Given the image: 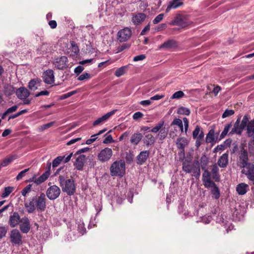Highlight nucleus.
I'll return each mask as SVG.
<instances>
[{
	"mask_svg": "<svg viewBox=\"0 0 254 254\" xmlns=\"http://www.w3.org/2000/svg\"><path fill=\"white\" fill-rule=\"evenodd\" d=\"M46 197L45 193H41L40 195L33 197L29 202L24 205L29 213H33L36 209L38 211H44L46 208Z\"/></svg>",
	"mask_w": 254,
	"mask_h": 254,
	"instance_id": "f257e3e1",
	"label": "nucleus"
},
{
	"mask_svg": "<svg viewBox=\"0 0 254 254\" xmlns=\"http://www.w3.org/2000/svg\"><path fill=\"white\" fill-rule=\"evenodd\" d=\"M59 181L62 190L68 195H73L75 192L74 181L72 179L65 180L64 176L59 177Z\"/></svg>",
	"mask_w": 254,
	"mask_h": 254,
	"instance_id": "f03ea898",
	"label": "nucleus"
},
{
	"mask_svg": "<svg viewBox=\"0 0 254 254\" xmlns=\"http://www.w3.org/2000/svg\"><path fill=\"white\" fill-rule=\"evenodd\" d=\"M126 163L124 160H120L114 162L110 167L112 176L123 177L125 174Z\"/></svg>",
	"mask_w": 254,
	"mask_h": 254,
	"instance_id": "7ed1b4c3",
	"label": "nucleus"
},
{
	"mask_svg": "<svg viewBox=\"0 0 254 254\" xmlns=\"http://www.w3.org/2000/svg\"><path fill=\"white\" fill-rule=\"evenodd\" d=\"M250 163L249 162L248 151L244 147H242L238 154V166L241 168H245L249 165Z\"/></svg>",
	"mask_w": 254,
	"mask_h": 254,
	"instance_id": "20e7f679",
	"label": "nucleus"
},
{
	"mask_svg": "<svg viewBox=\"0 0 254 254\" xmlns=\"http://www.w3.org/2000/svg\"><path fill=\"white\" fill-rule=\"evenodd\" d=\"M204 133L200 130V127L196 126L192 132V137L196 139L195 146L197 148L204 143Z\"/></svg>",
	"mask_w": 254,
	"mask_h": 254,
	"instance_id": "39448f33",
	"label": "nucleus"
},
{
	"mask_svg": "<svg viewBox=\"0 0 254 254\" xmlns=\"http://www.w3.org/2000/svg\"><path fill=\"white\" fill-rule=\"evenodd\" d=\"M113 155L112 150L108 147L102 149L97 155L98 160L102 163L108 161Z\"/></svg>",
	"mask_w": 254,
	"mask_h": 254,
	"instance_id": "423d86ee",
	"label": "nucleus"
},
{
	"mask_svg": "<svg viewBox=\"0 0 254 254\" xmlns=\"http://www.w3.org/2000/svg\"><path fill=\"white\" fill-rule=\"evenodd\" d=\"M61 192V189L58 186L53 185L47 190L46 195L50 200H54L60 196Z\"/></svg>",
	"mask_w": 254,
	"mask_h": 254,
	"instance_id": "0eeeda50",
	"label": "nucleus"
},
{
	"mask_svg": "<svg viewBox=\"0 0 254 254\" xmlns=\"http://www.w3.org/2000/svg\"><path fill=\"white\" fill-rule=\"evenodd\" d=\"M55 67L60 70H64L68 67V60L66 57L61 56L55 59L53 63Z\"/></svg>",
	"mask_w": 254,
	"mask_h": 254,
	"instance_id": "6e6552de",
	"label": "nucleus"
},
{
	"mask_svg": "<svg viewBox=\"0 0 254 254\" xmlns=\"http://www.w3.org/2000/svg\"><path fill=\"white\" fill-rule=\"evenodd\" d=\"M245 168L246 170L243 169L242 173L247 176L253 185H254V161L250 162L249 165Z\"/></svg>",
	"mask_w": 254,
	"mask_h": 254,
	"instance_id": "1a4fd4ad",
	"label": "nucleus"
},
{
	"mask_svg": "<svg viewBox=\"0 0 254 254\" xmlns=\"http://www.w3.org/2000/svg\"><path fill=\"white\" fill-rule=\"evenodd\" d=\"M171 25H176L180 26L182 28L186 27L188 25V22L186 21L185 17L181 14H176L174 19L170 22Z\"/></svg>",
	"mask_w": 254,
	"mask_h": 254,
	"instance_id": "9d476101",
	"label": "nucleus"
},
{
	"mask_svg": "<svg viewBox=\"0 0 254 254\" xmlns=\"http://www.w3.org/2000/svg\"><path fill=\"white\" fill-rule=\"evenodd\" d=\"M131 35V31L128 28H125L118 33V39L120 42H125L129 39Z\"/></svg>",
	"mask_w": 254,
	"mask_h": 254,
	"instance_id": "9b49d317",
	"label": "nucleus"
},
{
	"mask_svg": "<svg viewBox=\"0 0 254 254\" xmlns=\"http://www.w3.org/2000/svg\"><path fill=\"white\" fill-rule=\"evenodd\" d=\"M10 238L13 244L19 245L22 243L21 235L18 230L16 229L12 230L11 231Z\"/></svg>",
	"mask_w": 254,
	"mask_h": 254,
	"instance_id": "f8f14e48",
	"label": "nucleus"
},
{
	"mask_svg": "<svg viewBox=\"0 0 254 254\" xmlns=\"http://www.w3.org/2000/svg\"><path fill=\"white\" fill-rule=\"evenodd\" d=\"M44 81L48 84H52L55 81L54 71L52 69H48L45 71L43 74Z\"/></svg>",
	"mask_w": 254,
	"mask_h": 254,
	"instance_id": "ddd939ff",
	"label": "nucleus"
},
{
	"mask_svg": "<svg viewBox=\"0 0 254 254\" xmlns=\"http://www.w3.org/2000/svg\"><path fill=\"white\" fill-rule=\"evenodd\" d=\"M204 171L202 174V182L205 188H209L214 186L215 183L211 180L210 174L207 169L204 170Z\"/></svg>",
	"mask_w": 254,
	"mask_h": 254,
	"instance_id": "4468645a",
	"label": "nucleus"
},
{
	"mask_svg": "<svg viewBox=\"0 0 254 254\" xmlns=\"http://www.w3.org/2000/svg\"><path fill=\"white\" fill-rule=\"evenodd\" d=\"M20 230L23 233H27L30 229V224L27 217H23L20 219Z\"/></svg>",
	"mask_w": 254,
	"mask_h": 254,
	"instance_id": "2eb2a0df",
	"label": "nucleus"
},
{
	"mask_svg": "<svg viewBox=\"0 0 254 254\" xmlns=\"http://www.w3.org/2000/svg\"><path fill=\"white\" fill-rule=\"evenodd\" d=\"M188 139L185 137H180L177 138L176 144L178 149L181 150L183 152H185V148L189 144Z\"/></svg>",
	"mask_w": 254,
	"mask_h": 254,
	"instance_id": "dca6fc26",
	"label": "nucleus"
},
{
	"mask_svg": "<svg viewBox=\"0 0 254 254\" xmlns=\"http://www.w3.org/2000/svg\"><path fill=\"white\" fill-rule=\"evenodd\" d=\"M116 111V110H113L102 116L101 117L98 118L93 123V126L95 127L102 124L103 122L107 120L111 116L114 115Z\"/></svg>",
	"mask_w": 254,
	"mask_h": 254,
	"instance_id": "f3484780",
	"label": "nucleus"
},
{
	"mask_svg": "<svg viewBox=\"0 0 254 254\" xmlns=\"http://www.w3.org/2000/svg\"><path fill=\"white\" fill-rule=\"evenodd\" d=\"M86 156L85 155H80L76 159L74 163V166L77 170L81 171L83 169L85 161Z\"/></svg>",
	"mask_w": 254,
	"mask_h": 254,
	"instance_id": "a211bd4d",
	"label": "nucleus"
},
{
	"mask_svg": "<svg viewBox=\"0 0 254 254\" xmlns=\"http://www.w3.org/2000/svg\"><path fill=\"white\" fill-rule=\"evenodd\" d=\"M17 97L19 99H25L30 95L29 91L25 87H20L16 91Z\"/></svg>",
	"mask_w": 254,
	"mask_h": 254,
	"instance_id": "6ab92c4d",
	"label": "nucleus"
},
{
	"mask_svg": "<svg viewBox=\"0 0 254 254\" xmlns=\"http://www.w3.org/2000/svg\"><path fill=\"white\" fill-rule=\"evenodd\" d=\"M150 152L148 150L142 151L137 156V163L138 165H142L147 160Z\"/></svg>",
	"mask_w": 254,
	"mask_h": 254,
	"instance_id": "aec40b11",
	"label": "nucleus"
},
{
	"mask_svg": "<svg viewBox=\"0 0 254 254\" xmlns=\"http://www.w3.org/2000/svg\"><path fill=\"white\" fill-rule=\"evenodd\" d=\"M178 46V45L177 41L171 39L165 41L162 44L160 45L158 48L159 49H172L177 48Z\"/></svg>",
	"mask_w": 254,
	"mask_h": 254,
	"instance_id": "412c9836",
	"label": "nucleus"
},
{
	"mask_svg": "<svg viewBox=\"0 0 254 254\" xmlns=\"http://www.w3.org/2000/svg\"><path fill=\"white\" fill-rule=\"evenodd\" d=\"M146 17V15L143 13H138L133 15L131 21L134 25H138L143 22Z\"/></svg>",
	"mask_w": 254,
	"mask_h": 254,
	"instance_id": "4be33fe9",
	"label": "nucleus"
},
{
	"mask_svg": "<svg viewBox=\"0 0 254 254\" xmlns=\"http://www.w3.org/2000/svg\"><path fill=\"white\" fill-rule=\"evenodd\" d=\"M184 4L182 0H172L169 2L166 9V13H168L171 9H176Z\"/></svg>",
	"mask_w": 254,
	"mask_h": 254,
	"instance_id": "5701e85b",
	"label": "nucleus"
},
{
	"mask_svg": "<svg viewBox=\"0 0 254 254\" xmlns=\"http://www.w3.org/2000/svg\"><path fill=\"white\" fill-rule=\"evenodd\" d=\"M228 163V154L224 153L218 159L217 164L221 168H225Z\"/></svg>",
	"mask_w": 254,
	"mask_h": 254,
	"instance_id": "b1692460",
	"label": "nucleus"
},
{
	"mask_svg": "<svg viewBox=\"0 0 254 254\" xmlns=\"http://www.w3.org/2000/svg\"><path fill=\"white\" fill-rule=\"evenodd\" d=\"M142 141L144 144L146 146L152 145L155 142V137L151 133L146 134L143 138Z\"/></svg>",
	"mask_w": 254,
	"mask_h": 254,
	"instance_id": "393cba45",
	"label": "nucleus"
},
{
	"mask_svg": "<svg viewBox=\"0 0 254 254\" xmlns=\"http://www.w3.org/2000/svg\"><path fill=\"white\" fill-rule=\"evenodd\" d=\"M249 190V186L245 183L238 184L236 187V191L239 195H244Z\"/></svg>",
	"mask_w": 254,
	"mask_h": 254,
	"instance_id": "a878e982",
	"label": "nucleus"
},
{
	"mask_svg": "<svg viewBox=\"0 0 254 254\" xmlns=\"http://www.w3.org/2000/svg\"><path fill=\"white\" fill-rule=\"evenodd\" d=\"M20 222V216L18 213L14 212L9 218V224L11 227H15Z\"/></svg>",
	"mask_w": 254,
	"mask_h": 254,
	"instance_id": "bb28decb",
	"label": "nucleus"
},
{
	"mask_svg": "<svg viewBox=\"0 0 254 254\" xmlns=\"http://www.w3.org/2000/svg\"><path fill=\"white\" fill-rule=\"evenodd\" d=\"M142 138V135L140 133H135L132 135L130 138V142L135 145L138 144Z\"/></svg>",
	"mask_w": 254,
	"mask_h": 254,
	"instance_id": "cd10ccee",
	"label": "nucleus"
},
{
	"mask_svg": "<svg viewBox=\"0 0 254 254\" xmlns=\"http://www.w3.org/2000/svg\"><path fill=\"white\" fill-rule=\"evenodd\" d=\"M41 80L40 79L36 78L30 81L28 84L29 88L31 90H35L37 89V86L40 85Z\"/></svg>",
	"mask_w": 254,
	"mask_h": 254,
	"instance_id": "c85d7f7f",
	"label": "nucleus"
},
{
	"mask_svg": "<svg viewBox=\"0 0 254 254\" xmlns=\"http://www.w3.org/2000/svg\"><path fill=\"white\" fill-rule=\"evenodd\" d=\"M247 130L249 136L254 137V119L248 123Z\"/></svg>",
	"mask_w": 254,
	"mask_h": 254,
	"instance_id": "c756f323",
	"label": "nucleus"
},
{
	"mask_svg": "<svg viewBox=\"0 0 254 254\" xmlns=\"http://www.w3.org/2000/svg\"><path fill=\"white\" fill-rule=\"evenodd\" d=\"M211 174L216 182L219 181V169L216 164L212 166Z\"/></svg>",
	"mask_w": 254,
	"mask_h": 254,
	"instance_id": "7c9ffc66",
	"label": "nucleus"
},
{
	"mask_svg": "<svg viewBox=\"0 0 254 254\" xmlns=\"http://www.w3.org/2000/svg\"><path fill=\"white\" fill-rule=\"evenodd\" d=\"M242 131L243 130L240 128L239 126V120H237L234 125L233 128L230 132V134H233L234 133H236L237 134H241Z\"/></svg>",
	"mask_w": 254,
	"mask_h": 254,
	"instance_id": "2f4dec72",
	"label": "nucleus"
},
{
	"mask_svg": "<svg viewBox=\"0 0 254 254\" xmlns=\"http://www.w3.org/2000/svg\"><path fill=\"white\" fill-rule=\"evenodd\" d=\"M128 65H125L119 68H118L115 72V75L116 76L119 77L122 75H123L127 70L128 69Z\"/></svg>",
	"mask_w": 254,
	"mask_h": 254,
	"instance_id": "473e14b6",
	"label": "nucleus"
},
{
	"mask_svg": "<svg viewBox=\"0 0 254 254\" xmlns=\"http://www.w3.org/2000/svg\"><path fill=\"white\" fill-rule=\"evenodd\" d=\"M175 126H177L179 127L180 130L182 132H184L183 122L181 119L176 118L173 120L171 124V127H172Z\"/></svg>",
	"mask_w": 254,
	"mask_h": 254,
	"instance_id": "72a5a7b5",
	"label": "nucleus"
},
{
	"mask_svg": "<svg viewBox=\"0 0 254 254\" xmlns=\"http://www.w3.org/2000/svg\"><path fill=\"white\" fill-rule=\"evenodd\" d=\"M192 170H193L191 171V172L192 173V175L195 178H198L200 175V170L198 161L196 162V166H193Z\"/></svg>",
	"mask_w": 254,
	"mask_h": 254,
	"instance_id": "f704fd0d",
	"label": "nucleus"
},
{
	"mask_svg": "<svg viewBox=\"0 0 254 254\" xmlns=\"http://www.w3.org/2000/svg\"><path fill=\"white\" fill-rule=\"evenodd\" d=\"M16 158V156L15 155H11L6 158H5L3 160V161L1 162L0 164V167H5L9 164L12 161L15 160Z\"/></svg>",
	"mask_w": 254,
	"mask_h": 254,
	"instance_id": "c9c22d12",
	"label": "nucleus"
},
{
	"mask_svg": "<svg viewBox=\"0 0 254 254\" xmlns=\"http://www.w3.org/2000/svg\"><path fill=\"white\" fill-rule=\"evenodd\" d=\"M70 47L69 48V50L73 53L72 56H75L78 54L79 50L77 45L74 41H70Z\"/></svg>",
	"mask_w": 254,
	"mask_h": 254,
	"instance_id": "e433bc0d",
	"label": "nucleus"
},
{
	"mask_svg": "<svg viewBox=\"0 0 254 254\" xmlns=\"http://www.w3.org/2000/svg\"><path fill=\"white\" fill-rule=\"evenodd\" d=\"M48 172H45L42 175H41L39 178H36V181H35V184L37 185H40L42 183L44 182L49 177Z\"/></svg>",
	"mask_w": 254,
	"mask_h": 254,
	"instance_id": "4c0bfd02",
	"label": "nucleus"
},
{
	"mask_svg": "<svg viewBox=\"0 0 254 254\" xmlns=\"http://www.w3.org/2000/svg\"><path fill=\"white\" fill-rule=\"evenodd\" d=\"M48 172H45L42 175H41L39 178H36V181H35V184L37 185H40L42 183L44 182L49 177Z\"/></svg>",
	"mask_w": 254,
	"mask_h": 254,
	"instance_id": "58836bf2",
	"label": "nucleus"
},
{
	"mask_svg": "<svg viewBox=\"0 0 254 254\" xmlns=\"http://www.w3.org/2000/svg\"><path fill=\"white\" fill-rule=\"evenodd\" d=\"M211 187L213 188L211 190L212 197L216 199H218L220 197V191L218 188L216 186L215 184L214 186Z\"/></svg>",
	"mask_w": 254,
	"mask_h": 254,
	"instance_id": "ea45409f",
	"label": "nucleus"
},
{
	"mask_svg": "<svg viewBox=\"0 0 254 254\" xmlns=\"http://www.w3.org/2000/svg\"><path fill=\"white\" fill-rule=\"evenodd\" d=\"M14 190L13 187H6L4 188V190L2 193L1 196L2 198H5L8 196Z\"/></svg>",
	"mask_w": 254,
	"mask_h": 254,
	"instance_id": "a19ab883",
	"label": "nucleus"
},
{
	"mask_svg": "<svg viewBox=\"0 0 254 254\" xmlns=\"http://www.w3.org/2000/svg\"><path fill=\"white\" fill-rule=\"evenodd\" d=\"M15 92L14 87L11 85H7L4 87V93L6 95L10 96Z\"/></svg>",
	"mask_w": 254,
	"mask_h": 254,
	"instance_id": "79ce46f5",
	"label": "nucleus"
},
{
	"mask_svg": "<svg viewBox=\"0 0 254 254\" xmlns=\"http://www.w3.org/2000/svg\"><path fill=\"white\" fill-rule=\"evenodd\" d=\"M164 122L163 121H161L159 122L154 127H153L151 131L153 133H157L163 128L162 127L164 126Z\"/></svg>",
	"mask_w": 254,
	"mask_h": 254,
	"instance_id": "37998d69",
	"label": "nucleus"
},
{
	"mask_svg": "<svg viewBox=\"0 0 254 254\" xmlns=\"http://www.w3.org/2000/svg\"><path fill=\"white\" fill-rule=\"evenodd\" d=\"M64 156H59L56 157L52 162V167L53 168H56L58 167L60 163L64 160Z\"/></svg>",
	"mask_w": 254,
	"mask_h": 254,
	"instance_id": "c03bdc74",
	"label": "nucleus"
},
{
	"mask_svg": "<svg viewBox=\"0 0 254 254\" xmlns=\"http://www.w3.org/2000/svg\"><path fill=\"white\" fill-rule=\"evenodd\" d=\"M214 141V131L210 130L206 135L205 141L207 143H211Z\"/></svg>",
	"mask_w": 254,
	"mask_h": 254,
	"instance_id": "a18cd8bd",
	"label": "nucleus"
},
{
	"mask_svg": "<svg viewBox=\"0 0 254 254\" xmlns=\"http://www.w3.org/2000/svg\"><path fill=\"white\" fill-rule=\"evenodd\" d=\"M167 134L168 131L164 127L159 131L157 136L160 140H163L167 137Z\"/></svg>",
	"mask_w": 254,
	"mask_h": 254,
	"instance_id": "49530a36",
	"label": "nucleus"
},
{
	"mask_svg": "<svg viewBox=\"0 0 254 254\" xmlns=\"http://www.w3.org/2000/svg\"><path fill=\"white\" fill-rule=\"evenodd\" d=\"M178 114L180 115H184L188 116L190 114V110L189 109L184 107H180L177 111Z\"/></svg>",
	"mask_w": 254,
	"mask_h": 254,
	"instance_id": "de8ad7c7",
	"label": "nucleus"
},
{
	"mask_svg": "<svg viewBox=\"0 0 254 254\" xmlns=\"http://www.w3.org/2000/svg\"><path fill=\"white\" fill-rule=\"evenodd\" d=\"M194 165H190L189 163H184L183 164L182 167L183 170L187 173H191V171L193 170L192 167Z\"/></svg>",
	"mask_w": 254,
	"mask_h": 254,
	"instance_id": "09e8293b",
	"label": "nucleus"
},
{
	"mask_svg": "<svg viewBox=\"0 0 254 254\" xmlns=\"http://www.w3.org/2000/svg\"><path fill=\"white\" fill-rule=\"evenodd\" d=\"M231 127H232V123H231L226 125L225 126L223 130L222 131V132H221V133L220 134V138H224L227 134V133L229 132V130H230V129Z\"/></svg>",
	"mask_w": 254,
	"mask_h": 254,
	"instance_id": "8fccbe9b",
	"label": "nucleus"
},
{
	"mask_svg": "<svg viewBox=\"0 0 254 254\" xmlns=\"http://www.w3.org/2000/svg\"><path fill=\"white\" fill-rule=\"evenodd\" d=\"M178 131L177 129L175 127V126H173V127H171L170 130L169 136L171 138L174 139L178 136Z\"/></svg>",
	"mask_w": 254,
	"mask_h": 254,
	"instance_id": "3c124183",
	"label": "nucleus"
},
{
	"mask_svg": "<svg viewBox=\"0 0 254 254\" xmlns=\"http://www.w3.org/2000/svg\"><path fill=\"white\" fill-rule=\"evenodd\" d=\"M235 112L233 110L226 109L222 115V118H226L233 115Z\"/></svg>",
	"mask_w": 254,
	"mask_h": 254,
	"instance_id": "603ef678",
	"label": "nucleus"
},
{
	"mask_svg": "<svg viewBox=\"0 0 254 254\" xmlns=\"http://www.w3.org/2000/svg\"><path fill=\"white\" fill-rule=\"evenodd\" d=\"M185 96V94L182 91H178L175 92L172 96L171 97V99H180Z\"/></svg>",
	"mask_w": 254,
	"mask_h": 254,
	"instance_id": "864d4df0",
	"label": "nucleus"
},
{
	"mask_svg": "<svg viewBox=\"0 0 254 254\" xmlns=\"http://www.w3.org/2000/svg\"><path fill=\"white\" fill-rule=\"evenodd\" d=\"M201 167L202 170L206 169L205 167L207 164V159L205 156H202L200 158Z\"/></svg>",
	"mask_w": 254,
	"mask_h": 254,
	"instance_id": "5fc2aeb1",
	"label": "nucleus"
},
{
	"mask_svg": "<svg viewBox=\"0 0 254 254\" xmlns=\"http://www.w3.org/2000/svg\"><path fill=\"white\" fill-rule=\"evenodd\" d=\"M164 17V14L163 13H161L158 15L153 20V23L154 24H157L160 22H161Z\"/></svg>",
	"mask_w": 254,
	"mask_h": 254,
	"instance_id": "6e6d98bb",
	"label": "nucleus"
},
{
	"mask_svg": "<svg viewBox=\"0 0 254 254\" xmlns=\"http://www.w3.org/2000/svg\"><path fill=\"white\" fill-rule=\"evenodd\" d=\"M32 185H28L25 187L21 191V194L23 196H25L31 190Z\"/></svg>",
	"mask_w": 254,
	"mask_h": 254,
	"instance_id": "4d7b16f0",
	"label": "nucleus"
},
{
	"mask_svg": "<svg viewBox=\"0 0 254 254\" xmlns=\"http://www.w3.org/2000/svg\"><path fill=\"white\" fill-rule=\"evenodd\" d=\"M91 78V75L89 73L85 72L79 76L77 79L79 81H82L84 79H88Z\"/></svg>",
	"mask_w": 254,
	"mask_h": 254,
	"instance_id": "13d9d810",
	"label": "nucleus"
},
{
	"mask_svg": "<svg viewBox=\"0 0 254 254\" xmlns=\"http://www.w3.org/2000/svg\"><path fill=\"white\" fill-rule=\"evenodd\" d=\"M7 231L6 227L4 226H0V239L5 236Z\"/></svg>",
	"mask_w": 254,
	"mask_h": 254,
	"instance_id": "bf43d9fd",
	"label": "nucleus"
},
{
	"mask_svg": "<svg viewBox=\"0 0 254 254\" xmlns=\"http://www.w3.org/2000/svg\"><path fill=\"white\" fill-rule=\"evenodd\" d=\"M29 170V168L26 169L22 171H21L16 176V180H20L22 179V178L25 175L26 172H27Z\"/></svg>",
	"mask_w": 254,
	"mask_h": 254,
	"instance_id": "052dcab7",
	"label": "nucleus"
},
{
	"mask_svg": "<svg viewBox=\"0 0 254 254\" xmlns=\"http://www.w3.org/2000/svg\"><path fill=\"white\" fill-rule=\"evenodd\" d=\"M54 124H55V122H51L49 123L48 124L43 125L40 128V130L41 131H43L44 130L51 127L52 126L54 125Z\"/></svg>",
	"mask_w": 254,
	"mask_h": 254,
	"instance_id": "680f3d73",
	"label": "nucleus"
},
{
	"mask_svg": "<svg viewBox=\"0 0 254 254\" xmlns=\"http://www.w3.org/2000/svg\"><path fill=\"white\" fill-rule=\"evenodd\" d=\"M77 230L78 232L82 235L85 233L86 229L83 224H79L78 225Z\"/></svg>",
	"mask_w": 254,
	"mask_h": 254,
	"instance_id": "e2e57ef3",
	"label": "nucleus"
},
{
	"mask_svg": "<svg viewBox=\"0 0 254 254\" xmlns=\"http://www.w3.org/2000/svg\"><path fill=\"white\" fill-rule=\"evenodd\" d=\"M76 92H77L76 91L74 90V91H72L68 92L66 94H63L62 96L61 99H66V98L72 96L73 95L75 94Z\"/></svg>",
	"mask_w": 254,
	"mask_h": 254,
	"instance_id": "0e129e2a",
	"label": "nucleus"
},
{
	"mask_svg": "<svg viewBox=\"0 0 254 254\" xmlns=\"http://www.w3.org/2000/svg\"><path fill=\"white\" fill-rule=\"evenodd\" d=\"M143 116V114L141 112H137L133 114L132 118L133 120H137L140 118H141Z\"/></svg>",
	"mask_w": 254,
	"mask_h": 254,
	"instance_id": "69168bd1",
	"label": "nucleus"
},
{
	"mask_svg": "<svg viewBox=\"0 0 254 254\" xmlns=\"http://www.w3.org/2000/svg\"><path fill=\"white\" fill-rule=\"evenodd\" d=\"M96 136H97L96 134L91 135V138L86 141V143L89 145L94 142L97 139V137H96Z\"/></svg>",
	"mask_w": 254,
	"mask_h": 254,
	"instance_id": "338daca9",
	"label": "nucleus"
},
{
	"mask_svg": "<svg viewBox=\"0 0 254 254\" xmlns=\"http://www.w3.org/2000/svg\"><path fill=\"white\" fill-rule=\"evenodd\" d=\"M114 140L113 139V137L111 135H108L103 140L104 143H109L113 142Z\"/></svg>",
	"mask_w": 254,
	"mask_h": 254,
	"instance_id": "774afa93",
	"label": "nucleus"
}]
</instances>
